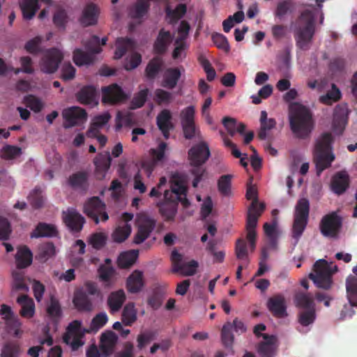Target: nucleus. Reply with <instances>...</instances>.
<instances>
[{"mask_svg":"<svg viewBox=\"0 0 357 357\" xmlns=\"http://www.w3.org/2000/svg\"><path fill=\"white\" fill-rule=\"evenodd\" d=\"M317 8L310 4L303 10L293 24V33L296 47L302 51L310 50L316 31V17L321 9L324 0H314Z\"/></svg>","mask_w":357,"mask_h":357,"instance_id":"obj_1","label":"nucleus"},{"mask_svg":"<svg viewBox=\"0 0 357 357\" xmlns=\"http://www.w3.org/2000/svg\"><path fill=\"white\" fill-rule=\"evenodd\" d=\"M188 188L185 181L178 174H174L171 178V190H165L164 197L165 202L159 206L161 215L167 221L174 220L181 202L183 207L187 208L190 203L187 198Z\"/></svg>","mask_w":357,"mask_h":357,"instance_id":"obj_2","label":"nucleus"},{"mask_svg":"<svg viewBox=\"0 0 357 357\" xmlns=\"http://www.w3.org/2000/svg\"><path fill=\"white\" fill-rule=\"evenodd\" d=\"M108 321V317L105 312L97 314L91 320L89 329L82 328V321L74 320L70 322L66 328V331L63 335V342L69 344L73 351L77 350L84 344L82 340L85 333L97 332L102 328Z\"/></svg>","mask_w":357,"mask_h":357,"instance_id":"obj_3","label":"nucleus"},{"mask_svg":"<svg viewBox=\"0 0 357 357\" xmlns=\"http://www.w3.org/2000/svg\"><path fill=\"white\" fill-rule=\"evenodd\" d=\"M289 126L292 132L298 138L307 137L313 129L312 116L305 106L298 102L289 105Z\"/></svg>","mask_w":357,"mask_h":357,"instance_id":"obj_4","label":"nucleus"},{"mask_svg":"<svg viewBox=\"0 0 357 357\" xmlns=\"http://www.w3.org/2000/svg\"><path fill=\"white\" fill-rule=\"evenodd\" d=\"M333 142V137L330 132L323 133L317 140L314 152V162L318 176L324 170L330 167L332 162L335 160V155L331 152Z\"/></svg>","mask_w":357,"mask_h":357,"instance_id":"obj_5","label":"nucleus"},{"mask_svg":"<svg viewBox=\"0 0 357 357\" xmlns=\"http://www.w3.org/2000/svg\"><path fill=\"white\" fill-rule=\"evenodd\" d=\"M188 154L190 165L192 167L190 173L195 177L192 185L193 188H197L206 172V169L202 165L210 157V150L207 144L202 142L192 146Z\"/></svg>","mask_w":357,"mask_h":357,"instance_id":"obj_6","label":"nucleus"},{"mask_svg":"<svg viewBox=\"0 0 357 357\" xmlns=\"http://www.w3.org/2000/svg\"><path fill=\"white\" fill-rule=\"evenodd\" d=\"M310 202L306 198L298 200L294 213L291 236L296 240V243L303 235L309 220Z\"/></svg>","mask_w":357,"mask_h":357,"instance_id":"obj_7","label":"nucleus"},{"mask_svg":"<svg viewBox=\"0 0 357 357\" xmlns=\"http://www.w3.org/2000/svg\"><path fill=\"white\" fill-rule=\"evenodd\" d=\"M342 225V218L337 214V212L333 211L322 217L319 223V230L324 237L337 239Z\"/></svg>","mask_w":357,"mask_h":357,"instance_id":"obj_8","label":"nucleus"},{"mask_svg":"<svg viewBox=\"0 0 357 357\" xmlns=\"http://www.w3.org/2000/svg\"><path fill=\"white\" fill-rule=\"evenodd\" d=\"M313 272L309 274L318 288L328 289L332 284V271L325 259H319L313 265Z\"/></svg>","mask_w":357,"mask_h":357,"instance_id":"obj_9","label":"nucleus"},{"mask_svg":"<svg viewBox=\"0 0 357 357\" xmlns=\"http://www.w3.org/2000/svg\"><path fill=\"white\" fill-rule=\"evenodd\" d=\"M84 212L96 224L100 221L106 222L109 219L106 205L98 197H93L86 202Z\"/></svg>","mask_w":357,"mask_h":357,"instance_id":"obj_10","label":"nucleus"},{"mask_svg":"<svg viewBox=\"0 0 357 357\" xmlns=\"http://www.w3.org/2000/svg\"><path fill=\"white\" fill-rule=\"evenodd\" d=\"M63 59L62 52L57 48L47 50L40 61V70L46 74L54 73Z\"/></svg>","mask_w":357,"mask_h":357,"instance_id":"obj_11","label":"nucleus"},{"mask_svg":"<svg viewBox=\"0 0 357 357\" xmlns=\"http://www.w3.org/2000/svg\"><path fill=\"white\" fill-rule=\"evenodd\" d=\"M346 289L350 306H344V309L341 312L342 319L347 317H352L354 314L352 307H357V276L351 275L347 278Z\"/></svg>","mask_w":357,"mask_h":357,"instance_id":"obj_12","label":"nucleus"},{"mask_svg":"<svg viewBox=\"0 0 357 357\" xmlns=\"http://www.w3.org/2000/svg\"><path fill=\"white\" fill-rule=\"evenodd\" d=\"M128 96L117 84H112L102 89L103 103L116 105L126 101Z\"/></svg>","mask_w":357,"mask_h":357,"instance_id":"obj_13","label":"nucleus"},{"mask_svg":"<svg viewBox=\"0 0 357 357\" xmlns=\"http://www.w3.org/2000/svg\"><path fill=\"white\" fill-rule=\"evenodd\" d=\"M63 117L65 119L63 127L70 128L75 126L81 125L87 120L86 110L79 107H71L63 112Z\"/></svg>","mask_w":357,"mask_h":357,"instance_id":"obj_14","label":"nucleus"},{"mask_svg":"<svg viewBox=\"0 0 357 357\" xmlns=\"http://www.w3.org/2000/svg\"><path fill=\"white\" fill-rule=\"evenodd\" d=\"M246 198L248 200H252L248 209L246 220L252 218L259 220L264 211L265 205L263 203H259L257 189L255 185H248Z\"/></svg>","mask_w":357,"mask_h":357,"instance_id":"obj_15","label":"nucleus"},{"mask_svg":"<svg viewBox=\"0 0 357 357\" xmlns=\"http://www.w3.org/2000/svg\"><path fill=\"white\" fill-rule=\"evenodd\" d=\"M155 227V220L146 215L139 220L137 232L134 236L133 242L140 244L148 238Z\"/></svg>","mask_w":357,"mask_h":357,"instance_id":"obj_16","label":"nucleus"},{"mask_svg":"<svg viewBox=\"0 0 357 357\" xmlns=\"http://www.w3.org/2000/svg\"><path fill=\"white\" fill-rule=\"evenodd\" d=\"M63 220L73 232H79L85 222L84 218L74 208H68L66 211H63Z\"/></svg>","mask_w":357,"mask_h":357,"instance_id":"obj_17","label":"nucleus"},{"mask_svg":"<svg viewBox=\"0 0 357 357\" xmlns=\"http://www.w3.org/2000/svg\"><path fill=\"white\" fill-rule=\"evenodd\" d=\"M266 306L272 315L276 318H283L287 315L285 298L282 294H276L269 298Z\"/></svg>","mask_w":357,"mask_h":357,"instance_id":"obj_18","label":"nucleus"},{"mask_svg":"<svg viewBox=\"0 0 357 357\" xmlns=\"http://www.w3.org/2000/svg\"><path fill=\"white\" fill-rule=\"evenodd\" d=\"M112 158L109 151L98 153L94 159L96 166L95 176L97 179L102 180L110 167Z\"/></svg>","mask_w":357,"mask_h":357,"instance_id":"obj_19","label":"nucleus"},{"mask_svg":"<svg viewBox=\"0 0 357 357\" xmlns=\"http://www.w3.org/2000/svg\"><path fill=\"white\" fill-rule=\"evenodd\" d=\"M118 341V336L112 331H107L101 335L100 350L104 356L113 354Z\"/></svg>","mask_w":357,"mask_h":357,"instance_id":"obj_20","label":"nucleus"},{"mask_svg":"<svg viewBox=\"0 0 357 357\" xmlns=\"http://www.w3.org/2000/svg\"><path fill=\"white\" fill-rule=\"evenodd\" d=\"M172 116L169 109H162L156 117V124L161 131L163 137L167 139L169 137L170 130L174 129V124L172 122Z\"/></svg>","mask_w":357,"mask_h":357,"instance_id":"obj_21","label":"nucleus"},{"mask_svg":"<svg viewBox=\"0 0 357 357\" xmlns=\"http://www.w3.org/2000/svg\"><path fill=\"white\" fill-rule=\"evenodd\" d=\"M145 285L143 273L135 270L127 278L126 287L129 293L137 294L140 292Z\"/></svg>","mask_w":357,"mask_h":357,"instance_id":"obj_22","label":"nucleus"},{"mask_svg":"<svg viewBox=\"0 0 357 357\" xmlns=\"http://www.w3.org/2000/svg\"><path fill=\"white\" fill-rule=\"evenodd\" d=\"M97 272L99 280L102 282L104 288L110 289L114 285L116 270L112 266L102 264L98 267Z\"/></svg>","mask_w":357,"mask_h":357,"instance_id":"obj_23","label":"nucleus"},{"mask_svg":"<svg viewBox=\"0 0 357 357\" xmlns=\"http://www.w3.org/2000/svg\"><path fill=\"white\" fill-rule=\"evenodd\" d=\"M348 110L344 106L337 105L333 113V128L336 132L341 134L347 123Z\"/></svg>","mask_w":357,"mask_h":357,"instance_id":"obj_24","label":"nucleus"},{"mask_svg":"<svg viewBox=\"0 0 357 357\" xmlns=\"http://www.w3.org/2000/svg\"><path fill=\"white\" fill-rule=\"evenodd\" d=\"M349 186V176L345 171L337 172L331 180V189L335 194H343Z\"/></svg>","mask_w":357,"mask_h":357,"instance_id":"obj_25","label":"nucleus"},{"mask_svg":"<svg viewBox=\"0 0 357 357\" xmlns=\"http://www.w3.org/2000/svg\"><path fill=\"white\" fill-rule=\"evenodd\" d=\"M98 14L97 6L94 3H89L84 8L79 22L83 26L95 25L98 22Z\"/></svg>","mask_w":357,"mask_h":357,"instance_id":"obj_26","label":"nucleus"},{"mask_svg":"<svg viewBox=\"0 0 357 357\" xmlns=\"http://www.w3.org/2000/svg\"><path fill=\"white\" fill-rule=\"evenodd\" d=\"M172 41V37L170 32L164 29H160L153 44L154 53L160 55L164 54Z\"/></svg>","mask_w":357,"mask_h":357,"instance_id":"obj_27","label":"nucleus"},{"mask_svg":"<svg viewBox=\"0 0 357 357\" xmlns=\"http://www.w3.org/2000/svg\"><path fill=\"white\" fill-rule=\"evenodd\" d=\"M126 300V295L123 289H118L112 291L108 297L107 303L111 313H114L121 310Z\"/></svg>","mask_w":357,"mask_h":357,"instance_id":"obj_28","label":"nucleus"},{"mask_svg":"<svg viewBox=\"0 0 357 357\" xmlns=\"http://www.w3.org/2000/svg\"><path fill=\"white\" fill-rule=\"evenodd\" d=\"M76 98L82 105L98 104L96 90L91 85L83 86L76 93Z\"/></svg>","mask_w":357,"mask_h":357,"instance_id":"obj_29","label":"nucleus"},{"mask_svg":"<svg viewBox=\"0 0 357 357\" xmlns=\"http://www.w3.org/2000/svg\"><path fill=\"white\" fill-rule=\"evenodd\" d=\"M263 338L264 342H261L258 346V353L261 357H274L275 355L276 347L275 346V337L264 333Z\"/></svg>","mask_w":357,"mask_h":357,"instance_id":"obj_30","label":"nucleus"},{"mask_svg":"<svg viewBox=\"0 0 357 357\" xmlns=\"http://www.w3.org/2000/svg\"><path fill=\"white\" fill-rule=\"evenodd\" d=\"M89 174L86 172L80 171L70 175L68 178V185L73 189L86 191L88 188Z\"/></svg>","mask_w":357,"mask_h":357,"instance_id":"obj_31","label":"nucleus"},{"mask_svg":"<svg viewBox=\"0 0 357 357\" xmlns=\"http://www.w3.org/2000/svg\"><path fill=\"white\" fill-rule=\"evenodd\" d=\"M294 303L301 310L316 309L314 296L310 293L298 291L294 296Z\"/></svg>","mask_w":357,"mask_h":357,"instance_id":"obj_32","label":"nucleus"},{"mask_svg":"<svg viewBox=\"0 0 357 357\" xmlns=\"http://www.w3.org/2000/svg\"><path fill=\"white\" fill-rule=\"evenodd\" d=\"M32 261L33 254L26 245L17 248V252L15 255V262L18 268H25L29 266Z\"/></svg>","mask_w":357,"mask_h":357,"instance_id":"obj_33","label":"nucleus"},{"mask_svg":"<svg viewBox=\"0 0 357 357\" xmlns=\"http://www.w3.org/2000/svg\"><path fill=\"white\" fill-rule=\"evenodd\" d=\"M73 302L79 311L91 312L93 308L91 299L86 293L82 291L75 293Z\"/></svg>","mask_w":357,"mask_h":357,"instance_id":"obj_34","label":"nucleus"},{"mask_svg":"<svg viewBox=\"0 0 357 357\" xmlns=\"http://www.w3.org/2000/svg\"><path fill=\"white\" fill-rule=\"evenodd\" d=\"M17 302L22 307L20 314L25 318H31L35 313V303L33 300L27 295H22L17 298Z\"/></svg>","mask_w":357,"mask_h":357,"instance_id":"obj_35","label":"nucleus"},{"mask_svg":"<svg viewBox=\"0 0 357 357\" xmlns=\"http://www.w3.org/2000/svg\"><path fill=\"white\" fill-rule=\"evenodd\" d=\"M181 77L179 68H169L166 70L162 86L169 89H174Z\"/></svg>","mask_w":357,"mask_h":357,"instance_id":"obj_36","label":"nucleus"},{"mask_svg":"<svg viewBox=\"0 0 357 357\" xmlns=\"http://www.w3.org/2000/svg\"><path fill=\"white\" fill-rule=\"evenodd\" d=\"M164 61L162 59L156 56L149 61L146 68L145 75L148 79H154L161 71Z\"/></svg>","mask_w":357,"mask_h":357,"instance_id":"obj_37","label":"nucleus"},{"mask_svg":"<svg viewBox=\"0 0 357 357\" xmlns=\"http://www.w3.org/2000/svg\"><path fill=\"white\" fill-rule=\"evenodd\" d=\"M39 0H23L20 7L24 20H31L40 8Z\"/></svg>","mask_w":357,"mask_h":357,"instance_id":"obj_38","label":"nucleus"},{"mask_svg":"<svg viewBox=\"0 0 357 357\" xmlns=\"http://www.w3.org/2000/svg\"><path fill=\"white\" fill-rule=\"evenodd\" d=\"M268 114L266 111H261L260 115V129L258 132V137L261 140L266 139L267 137L266 131L270 130L275 128L276 125V121L275 119H268Z\"/></svg>","mask_w":357,"mask_h":357,"instance_id":"obj_39","label":"nucleus"},{"mask_svg":"<svg viewBox=\"0 0 357 357\" xmlns=\"http://www.w3.org/2000/svg\"><path fill=\"white\" fill-rule=\"evenodd\" d=\"M57 234L56 228L47 223L40 222L31 233V238L53 237Z\"/></svg>","mask_w":357,"mask_h":357,"instance_id":"obj_40","label":"nucleus"},{"mask_svg":"<svg viewBox=\"0 0 357 357\" xmlns=\"http://www.w3.org/2000/svg\"><path fill=\"white\" fill-rule=\"evenodd\" d=\"M139 252L136 250H131L122 252L117 260L119 267L128 268L132 266L138 257Z\"/></svg>","mask_w":357,"mask_h":357,"instance_id":"obj_41","label":"nucleus"},{"mask_svg":"<svg viewBox=\"0 0 357 357\" xmlns=\"http://www.w3.org/2000/svg\"><path fill=\"white\" fill-rule=\"evenodd\" d=\"M149 7L150 3L148 0H138L130 8V15L133 19L139 20L147 14Z\"/></svg>","mask_w":357,"mask_h":357,"instance_id":"obj_42","label":"nucleus"},{"mask_svg":"<svg viewBox=\"0 0 357 357\" xmlns=\"http://www.w3.org/2000/svg\"><path fill=\"white\" fill-rule=\"evenodd\" d=\"M133 46V41L129 38H118L116 40V50L114 59H119L123 57L127 51Z\"/></svg>","mask_w":357,"mask_h":357,"instance_id":"obj_43","label":"nucleus"},{"mask_svg":"<svg viewBox=\"0 0 357 357\" xmlns=\"http://www.w3.org/2000/svg\"><path fill=\"white\" fill-rule=\"evenodd\" d=\"M257 222L258 220H256L255 218L246 220V239L250 243V248L252 252L255 250L256 247L257 232L255 229L257 225Z\"/></svg>","mask_w":357,"mask_h":357,"instance_id":"obj_44","label":"nucleus"},{"mask_svg":"<svg viewBox=\"0 0 357 357\" xmlns=\"http://www.w3.org/2000/svg\"><path fill=\"white\" fill-rule=\"evenodd\" d=\"M163 296L164 291L159 286L155 287L147 298L148 305L154 310H158L162 304Z\"/></svg>","mask_w":357,"mask_h":357,"instance_id":"obj_45","label":"nucleus"},{"mask_svg":"<svg viewBox=\"0 0 357 357\" xmlns=\"http://www.w3.org/2000/svg\"><path fill=\"white\" fill-rule=\"evenodd\" d=\"M121 319L126 326H131L137 320V310L134 303L130 302L124 306Z\"/></svg>","mask_w":357,"mask_h":357,"instance_id":"obj_46","label":"nucleus"},{"mask_svg":"<svg viewBox=\"0 0 357 357\" xmlns=\"http://www.w3.org/2000/svg\"><path fill=\"white\" fill-rule=\"evenodd\" d=\"M132 231L131 225L129 224H123V225L118 226L112 234V240L115 243H122L125 241L130 235Z\"/></svg>","mask_w":357,"mask_h":357,"instance_id":"obj_47","label":"nucleus"},{"mask_svg":"<svg viewBox=\"0 0 357 357\" xmlns=\"http://www.w3.org/2000/svg\"><path fill=\"white\" fill-rule=\"evenodd\" d=\"M55 254V247L53 243L47 242L41 244L38 248L37 258L41 262H45Z\"/></svg>","mask_w":357,"mask_h":357,"instance_id":"obj_48","label":"nucleus"},{"mask_svg":"<svg viewBox=\"0 0 357 357\" xmlns=\"http://www.w3.org/2000/svg\"><path fill=\"white\" fill-rule=\"evenodd\" d=\"M232 178L231 174H225L218 180V189L222 195L228 197L231 195Z\"/></svg>","mask_w":357,"mask_h":357,"instance_id":"obj_49","label":"nucleus"},{"mask_svg":"<svg viewBox=\"0 0 357 357\" xmlns=\"http://www.w3.org/2000/svg\"><path fill=\"white\" fill-rule=\"evenodd\" d=\"M294 9L293 0H283L280 1L275 10V16L279 19H282L286 15L291 13Z\"/></svg>","mask_w":357,"mask_h":357,"instance_id":"obj_50","label":"nucleus"},{"mask_svg":"<svg viewBox=\"0 0 357 357\" xmlns=\"http://www.w3.org/2000/svg\"><path fill=\"white\" fill-rule=\"evenodd\" d=\"M340 98V91L335 84H333L331 90L328 91L326 94L320 96L319 101L323 104L330 105L338 101Z\"/></svg>","mask_w":357,"mask_h":357,"instance_id":"obj_51","label":"nucleus"},{"mask_svg":"<svg viewBox=\"0 0 357 357\" xmlns=\"http://www.w3.org/2000/svg\"><path fill=\"white\" fill-rule=\"evenodd\" d=\"M20 353V346L15 341H10L6 342L1 353V357H18Z\"/></svg>","mask_w":357,"mask_h":357,"instance_id":"obj_52","label":"nucleus"},{"mask_svg":"<svg viewBox=\"0 0 357 357\" xmlns=\"http://www.w3.org/2000/svg\"><path fill=\"white\" fill-rule=\"evenodd\" d=\"M316 317V309L300 310L298 314V323L303 326H308L312 324Z\"/></svg>","mask_w":357,"mask_h":357,"instance_id":"obj_53","label":"nucleus"},{"mask_svg":"<svg viewBox=\"0 0 357 357\" xmlns=\"http://www.w3.org/2000/svg\"><path fill=\"white\" fill-rule=\"evenodd\" d=\"M52 20L56 28L65 30L68 22V16L66 10L62 8L56 10L54 13Z\"/></svg>","mask_w":357,"mask_h":357,"instance_id":"obj_54","label":"nucleus"},{"mask_svg":"<svg viewBox=\"0 0 357 357\" xmlns=\"http://www.w3.org/2000/svg\"><path fill=\"white\" fill-rule=\"evenodd\" d=\"M22 154V149L17 146L5 145L0 150V157L5 160H12Z\"/></svg>","mask_w":357,"mask_h":357,"instance_id":"obj_55","label":"nucleus"},{"mask_svg":"<svg viewBox=\"0 0 357 357\" xmlns=\"http://www.w3.org/2000/svg\"><path fill=\"white\" fill-rule=\"evenodd\" d=\"M73 61L78 66L89 64L92 62V54L85 52L79 48L75 49L73 52Z\"/></svg>","mask_w":357,"mask_h":357,"instance_id":"obj_56","label":"nucleus"},{"mask_svg":"<svg viewBox=\"0 0 357 357\" xmlns=\"http://www.w3.org/2000/svg\"><path fill=\"white\" fill-rule=\"evenodd\" d=\"M107 236L103 232H96L92 234L89 238V243L96 250H100L107 243Z\"/></svg>","mask_w":357,"mask_h":357,"instance_id":"obj_57","label":"nucleus"},{"mask_svg":"<svg viewBox=\"0 0 357 357\" xmlns=\"http://www.w3.org/2000/svg\"><path fill=\"white\" fill-rule=\"evenodd\" d=\"M24 103L27 107L30 108L36 113L40 112L44 107V104L42 100L31 94L27 95L24 97Z\"/></svg>","mask_w":357,"mask_h":357,"instance_id":"obj_58","label":"nucleus"},{"mask_svg":"<svg viewBox=\"0 0 357 357\" xmlns=\"http://www.w3.org/2000/svg\"><path fill=\"white\" fill-rule=\"evenodd\" d=\"M233 328V326L231 323L227 322L224 324L222 331H221V340L222 344L226 347H229L232 345L234 342V335L232 334L231 330Z\"/></svg>","mask_w":357,"mask_h":357,"instance_id":"obj_59","label":"nucleus"},{"mask_svg":"<svg viewBox=\"0 0 357 357\" xmlns=\"http://www.w3.org/2000/svg\"><path fill=\"white\" fill-rule=\"evenodd\" d=\"M42 40V37L36 36L26 43L24 49L27 52L36 55L41 52L40 45Z\"/></svg>","mask_w":357,"mask_h":357,"instance_id":"obj_60","label":"nucleus"},{"mask_svg":"<svg viewBox=\"0 0 357 357\" xmlns=\"http://www.w3.org/2000/svg\"><path fill=\"white\" fill-rule=\"evenodd\" d=\"M155 332L153 331H146L139 334L137 338V347L142 349L155 338Z\"/></svg>","mask_w":357,"mask_h":357,"instance_id":"obj_61","label":"nucleus"},{"mask_svg":"<svg viewBox=\"0 0 357 357\" xmlns=\"http://www.w3.org/2000/svg\"><path fill=\"white\" fill-rule=\"evenodd\" d=\"M181 126L183 136L186 139H192L200 136V130L195 123L183 124Z\"/></svg>","mask_w":357,"mask_h":357,"instance_id":"obj_62","label":"nucleus"},{"mask_svg":"<svg viewBox=\"0 0 357 357\" xmlns=\"http://www.w3.org/2000/svg\"><path fill=\"white\" fill-rule=\"evenodd\" d=\"M213 43L219 49L226 52L229 51V45L227 38L222 33H215L211 36Z\"/></svg>","mask_w":357,"mask_h":357,"instance_id":"obj_63","label":"nucleus"},{"mask_svg":"<svg viewBox=\"0 0 357 357\" xmlns=\"http://www.w3.org/2000/svg\"><path fill=\"white\" fill-rule=\"evenodd\" d=\"M86 50L92 54H98L102 51L100 38L97 36H93L84 44Z\"/></svg>","mask_w":357,"mask_h":357,"instance_id":"obj_64","label":"nucleus"}]
</instances>
